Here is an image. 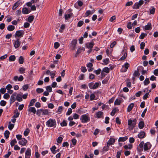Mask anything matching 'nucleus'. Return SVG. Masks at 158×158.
<instances>
[{"instance_id":"nucleus-8","label":"nucleus","mask_w":158,"mask_h":158,"mask_svg":"<svg viewBox=\"0 0 158 158\" xmlns=\"http://www.w3.org/2000/svg\"><path fill=\"white\" fill-rule=\"evenodd\" d=\"M20 44L21 42L19 39H17L14 41V47L15 48H18L20 46Z\"/></svg>"},{"instance_id":"nucleus-59","label":"nucleus","mask_w":158,"mask_h":158,"mask_svg":"<svg viewBox=\"0 0 158 158\" xmlns=\"http://www.w3.org/2000/svg\"><path fill=\"white\" fill-rule=\"evenodd\" d=\"M72 109L71 108H69L67 112H66V114L67 115H69L72 113Z\"/></svg>"},{"instance_id":"nucleus-18","label":"nucleus","mask_w":158,"mask_h":158,"mask_svg":"<svg viewBox=\"0 0 158 158\" xmlns=\"http://www.w3.org/2000/svg\"><path fill=\"white\" fill-rule=\"evenodd\" d=\"M110 72V69L107 67H105L104 68L101 73V75H103L104 73H108Z\"/></svg>"},{"instance_id":"nucleus-61","label":"nucleus","mask_w":158,"mask_h":158,"mask_svg":"<svg viewBox=\"0 0 158 158\" xmlns=\"http://www.w3.org/2000/svg\"><path fill=\"white\" fill-rule=\"evenodd\" d=\"M10 96L8 93H5L3 96V98L6 99H9Z\"/></svg>"},{"instance_id":"nucleus-51","label":"nucleus","mask_w":158,"mask_h":158,"mask_svg":"<svg viewBox=\"0 0 158 158\" xmlns=\"http://www.w3.org/2000/svg\"><path fill=\"white\" fill-rule=\"evenodd\" d=\"M140 6L138 3V2L135 3L133 6V9H138L139 8Z\"/></svg>"},{"instance_id":"nucleus-12","label":"nucleus","mask_w":158,"mask_h":158,"mask_svg":"<svg viewBox=\"0 0 158 158\" xmlns=\"http://www.w3.org/2000/svg\"><path fill=\"white\" fill-rule=\"evenodd\" d=\"M24 79L22 75H20L19 77L18 76H15L13 78L14 80L16 81L18 80L19 81H22Z\"/></svg>"},{"instance_id":"nucleus-15","label":"nucleus","mask_w":158,"mask_h":158,"mask_svg":"<svg viewBox=\"0 0 158 158\" xmlns=\"http://www.w3.org/2000/svg\"><path fill=\"white\" fill-rule=\"evenodd\" d=\"M94 42H91L90 43H87L86 44V47L88 49H90V51H91L92 48L94 45Z\"/></svg>"},{"instance_id":"nucleus-49","label":"nucleus","mask_w":158,"mask_h":158,"mask_svg":"<svg viewBox=\"0 0 158 158\" xmlns=\"http://www.w3.org/2000/svg\"><path fill=\"white\" fill-rule=\"evenodd\" d=\"M147 34H146V33H141V34L140 35L139 37V39H144L145 37L147 36Z\"/></svg>"},{"instance_id":"nucleus-38","label":"nucleus","mask_w":158,"mask_h":158,"mask_svg":"<svg viewBox=\"0 0 158 158\" xmlns=\"http://www.w3.org/2000/svg\"><path fill=\"white\" fill-rule=\"evenodd\" d=\"M56 149V147L55 146H53L51 148H50V150L52 151V152L53 154L56 153V151L55 150Z\"/></svg>"},{"instance_id":"nucleus-29","label":"nucleus","mask_w":158,"mask_h":158,"mask_svg":"<svg viewBox=\"0 0 158 158\" xmlns=\"http://www.w3.org/2000/svg\"><path fill=\"white\" fill-rule=\"evenodd\" d=\"M128 139V137L127 136L123 137H121L119 138L118 139V142H124L126 140Z\"/></svg>"},{"instance_id":"nucleus-25","label":"nucleus","mask_w":158,"mask_h":158,"mask_svg":"<svg viewBox=\"0 0 158 158\" xmlns=\"http://www.w3.org/2000/svg\"><path fill=\"white\" fill-rule=\"evenodd\" d=\"M138 126L140 129H143L144 126V124L143 121H141L139 122L138 124Z\"/></svg>"},{"instance_id":"nucleus-20","label":"nucleus","mask_w":158,"mask_h":158,"mask_svg":"<svg viewBox=\"0 0 158 158\" xmlns=\"http://www.w3.org/2000/svg\"><path fill=\"white\" fill-rule=\"evenodd\" d=\"M95 11V10H92L91 11L90 10H87L85 14V17H86L88 16L89 15L92 14L94 13Z\"/></svg>"},{"instance_id":"nucleus-30","label":"nucleus","mask_w":158,"mask_h":158,"mask_svg":"<svg viewBox=\"0 0 158 158\" xmlns=\"http://www.w3.org/2000/svg\"><path fill=\"white\" fill-rule=\"evenodd\" d=\"M49 112L47 109H42V115H46L48 114Z\"/></svg>"},{"instance_id":"nucleus-35","label":"nucleus","mask_w":158,"mask_h":158,"mask_svg":"<svg viewBox=\"0 0 158 158\" xmlns=\"http://www.w3.org/2000/svg\"><path fill=\"white\" fill-rule=\"evenodd\" d=\"M109 60L108 58H106L105 59L103 60V64L104 65H106L109 63Z\"/></svg>"},{"instance_id":"nucleus-31","label":"nucleus","mask_w":158,"mask_h":158,"mask_svg":"<svg viewBox=\"0 0 158 158\" xmlns=\"http://www.w3.org/2000/svg\"><path fill=\"white\" fill-rule=\"evenodd\" d=\"M36 100L34 98L31 99L29 104V107H30L31 106H33L34 104V103L36 102Z\"/></svg>"},{"instance_id":"nucleus-63","label":"nucleus","mask_w":158,"mask_h":158,"mask_svg":"<svg viewBox=\"0 0 158 158\" xmlns=\"http://www.w3.org/2000/svg\"><path fill=\"white\" fill-rule=\"evenodd\" d=\"M121 152V150H120L117 152L116 154V158H120Z\"/></svg>"},{"instance_id":"nucleus-60","label":"nucleus","mask_w":158,"mask_h":158,"mask_svg":"<svg viewBox=\"0 0 158 158\" xmlns=\"http://www.w3.org/2000/svg\"><path fill=\"white\" fill-rule=\"evenodd\" d=\"M42 114V109L38 110L36 112V114L38 116H40Z\"/></svg>"},{"instance_id":"nucleus-43","label":"nucleus","mask_w":158,"mask_h":158,"mask_svg":"<svg viewBox=\"0 0 158 158\" xmlns=\"http://www.w3.org/2000/svg\"><path fill=\"white\" fill-rule=\"evenodd\" d=\"M25 69L23 67H20L19 69V71L20 73L23 74L25 73Z\"/></svg>"},{"instance_id":"nucleus-48","label":"nucleus","mask_w":158,"mask_h":158,"mask_svg":"<svg viewBox=\"0 0 158 158\" xmlns=\"http://www.w3.org/2000/svg\"><path fill=\"white\" fill-rule=\"evenodd\" d=\"M65 28V25L63 24L61 25L59 29V31L60 32H62L63 31V30Z\"/></svg>"},{"instance_id":"nucleus-5","label":"nucleus","mask_w":158,"mask_h":158,"mask_svg":"<svg viewBox=\"0 0 158 158\" xmlns=\"http://www.w3.org/2000/svg\"><path fill=\"white\" fill-rule=\"evenodd\" d=\"M129 67V64L128 63H126L123 65L121 69V72H125L127 71V69Z\"/></svg>"},{"instance_id":"nucleus-37","label":"nucleus","mask_w":158,"mask_h":158,"mask_svg":"<svg viewBox=\"0 0 158 158\" xmlns=\"http://www.w3.org/2000/svg\"><path fill=\"white\" fill-rule=\"evenodd\" d=\"M14 124H11L10 122H9L8 128L10 130H11L12 129L14 128Z\"/></svg>"},{"instance_id":"nucleus-16","label":"nucleus","mask_w":158,"mask_h":158,"mask_svg":"<svg viewBox=\"0 0 158 158\" xmlns=\"http://www.w3.org/2000/svg\"><path fill=\"white\" fill-rule=\"evenodd\" d=\"M27 142V141L25 138H22L19 141V143L23 146L25 145Z\"/></svg>"},{"instance_id":"nucleus-46","label":"nucleus","mask_w":158,"mask_h":158,"mask_svg":"<svg viewBox=\"0 0 158 158\" xmlns=\"http://www.w3.org/2000/svg\"><path fill=\"white\" fill-rule=\"evenodd\" d=\"M60 125L62 127L66 126L67 125V123L66 121L65 120H64L62 122L60 123Z\"/></svg>"},{"instance_id":"nucleus-19","label":"nucleus","mask_w":158,"mask_h":158,"mask_svg":"<svg viewBox=\"0 0 158 158\" xmlns=\"http://www.w3.org/2000/svg\"><path fill=\"white\" fill-rule=\"evenodd\" d=\"M28 110L29 112L33 113L34 114H35L36 112L35 108L33 107H29Z\"/></svg>"},{"instance_id":"nucleus-7","label":"nucleus","mask_w":158,"mask_h":158,"mask_svg":"<svg viewBox=\"0 0 158 158\" xmlns=\"http://www.w3.org/2000/svg\"><path fill=\"white\" fill-rule=\"evenodd\" d=\"M24 33V31L23 30H19L17 31L15 34V37H22L23 36Z\"/></svg>"},{"instance_id":"nucleus-9","label":"nucleus","mask_w":158,"mask_h":158,"mask_svg":"<svg viewBox=\"0 0 158 158\" xmlns=\"http://www.w3.org/2000/svg\"><path fill=\"white\" fill-rule=\"evenodd\" d=\"M151 144L149 142H147L143 144V149L144 151L149 149L151 147Z\"/></svg>"},{"instance_id":"nucleus-47","label":"nucleus","mask_w":158,"mask_h":158,"mask_svg":"<svg viewBox=\"0 0 158 158\" xmlns=\"http://www.w3.org/2000/svg\"><path fill=\"white\" fill-rule=\"evenodd\" d=\"M155 9L153 7H152L150 10V14H154L155 13Z\"/></svg>"},{"instance_id":"nucleus-36","label":"nucleus","mask_w":158,"mask_h":158,"mask_svg":"<svg viewBox=\"0 0 158 158\" xmlns=\"http://www.w3.org/2000/svg\"><path fill=\"white\" fill-rule=\"evenodd\" d=\"M10 132L7 130H6L4 132V136L6 139H7L9 137Z\"/></svg>"},{"instance_id":"nucleus-64","label":"nucleus","mask_w":158,"mask_h":158,"mask_svg":"<svg viewBox=\"0 0 158 158\" xmlns=\"http://www.w3.org/2000/svg\"><path fill=\"white\" fill-rule=\"evenodd\" d=\"M11 154V152H8V153L5 155L4 156L5 158H8L10 156Z\"/></svg>"},{"instance_id":"nucleus-53","label":"nucleus","mask_w":158,"mask_h":158,"mask_svg":"<svg viewBox=\"0 0 158 158\" xmlns=\"http://www.w3.org/2000/svg\"><path fill=\"white\" fill-rule=\"evenodd\" d=\"M73 14L72 13H71L70 14H65L64 15V17H65V19H69L71 16Z\"/></svg>"},{"instance_id":"nucleus-62","label":"nucleus","mask_w":158,"mask_h":158,"mask_svg":"<svg viewBox=\"0 0 158 158\" xmlns=\"http://www.w3.org/2000/svg\"><path fill=\"white\" fill-rule=\"evenodd\" d=\"M36 92L38 93H41L44 91V89L42 88H38L36 89Z\"/></svg>"},{"instance_id":"nucleus-41","label":"nucleus","mask_w":158,"mask_h":158,"mask_svg":"<svg viewBox=\"0 0 158 158\" xmlns=\"http://www.w3.org/2000/svg\"><path fill=\"white\" fill-rule=\"evenodd\" d=\"M150 83V81L149 78H146L143 81V84L144 85H146Z\"/></svg>"},{"instance_id":"nucleus-14","label":"nucleus","mask_w":158,"mask_h":158,"mask_svg":"<svg viewBox=\"0 0 158 158\" xmlns=\"http://www.w3.org/2000/svg\"><path fill=\"white\" fill-rule=\"evenodd\" d=\"M123 100L122 98L116 99L114 102V105H119L121 104Z\"/></svg>"},{"instance_id":"nucleus-11","label":"nucleus","mask_w":158,"mask_h":158,"mask_svg":"<svg viewBox=\"0 0 158 158\" xmlns=\"http://www.w3.org/2000/svg\"><path fill=\"white\" fill-rule=\"evenodd\" d=\"M16 95L17 93H14L11 96L10 99V103H12L15 102L16 100Z\"/></svg>"},{"instance_id":"nucleus-56","label":"nucleus","mask_w":158,"mask_h":158,"mask_svg":"<svg viewBox=\"0 0 158 158\" xmlns=\"http://www.w3.org/2000/svg\"><path fill=\"white\" fill-rule=\"evenodd\" d=\"M127 56V53L126 52L125 53L123 56L120 58V60H124L126 59Z\"/></svg>"},{"instance_id":"nucleus-52","label":"nucleus","mask_w":158,"mask_h":158,"mask_svg":"<svg viewBox=\"0 0 158 158\" xmlns=\"http://www.w3.org/2000/svg\"><path fill=\"white\" fill-rule=\"evenodd\" d=\"M109 78L108 77H106L102 81V83L103 84H106L108 82Z\"/></svg>"},{"instance_id":"nucleus-33","label":"nucleus","mask_w":158,"mask_h":158,"mask_svg":"<svg viewBox=\"0 0 158 158\" xmlns=\"http://www.w3.org/2000/svg\"><path fill=\"white\" fill-rule=\"evenodd\" d=\"M15 29L14 26L12 25H9L7 28V30L9 31H13Z\"/></svg>"},{"instance_id":"nucleus-23","label":"nucleus","mask_w":158,"mask_h":158,"mask_svg":"<svg viewBox=\"0 0 158 158\" xmlns=\"http://www.w3.org/2000/svg\"><path fill=\"white\" fill-rule=\"evenodd\" d=\"M22 94H17L16 96V98L17 100L19 102H21L22 101Z\"/></svg>"},{"instance_id":"nucleus-13","label":"nucleus","mask_w":158,"mask_h":158,"mask_svg":"<svg viewBox=\"0 0 158 158\" xmlns=\"http://www.w3.org/2000/svg\"><path fill=\"white\" fill-rule=\"evenodd\" d=\"M144 142H141L137 147V150L139 152H141L143 151V148Z\"/></svg>"},{"instance_id":"nucleus-42","label":"nucleus","mask_w":158,"mask_h":158,"mask_svg":"<svg viewBox=\"0 0 158 158\" xmlns=\"http://www.w3.org/2000/svg\"><path fill=\"white\" fill-rule=\"evenodd\" d=\"M17 143V141L16 139L12 140L10 142V145L12 147H13L15 144Z\"/></svg>"},{"instance_id":"nucleus-34","label":"nucleus","mask_w":158,"mask_h":158,"mask_svg":"<svg viewBox=\"0 0 158 158\" xmlns=\"http://www.w3.org/2000/svg\"><path fill=\"white\" fill-rule=\"evenodd\" d=\"M16 59L15 56V55H11L10 56L9 58V60L10 61H14Z\"/></svg>"},{"instance_id":"nucleus-4","label":"nucleus","mask_w":158,"mask_h":158,"mask_svg":"<svg viewBox=\"0 0 158 158\" xmlns=\"http://www.w3.org/2000/svg\"><path fill=\"white\" fill-rule=\"evenodd\" d=\"M116 139L114 136H110L109 139L107 143V146L109 147L110 145H113L115 142Z\"/></svg>"},{"instance_id":"nucleus-45","label":"nucleus","mask_w":158,"mask_h":158,"mask_svg":"<svg viewBox=\"0 0 158 158\" xmlns=\"http://www.w3.org/2000/svg\"><path fill=\"white\" fill-rule=\"evenodd\" d=\"M63 140V138L61 137V135L57 139V142L58 143H61Z\"/></svg>"},{"instance_id":"nucleus-1","label":"nucleus","mask_w":158,"mask_h":158,"mask_svg":"<svg viewBox=\"0 0 158 158\" xmlns=\"http://www.w3.org/2000/svg\"><path fill=\"white\" fill-rule=\"evenodd\" d=\"M137 120L135 118L132 120L131 119L128 120V129L129 130L131 131L135 127L136 124Z\"/></svg>"},{"instance_id":"nucleus-44","label":"nucleus","mask_w":158,"mask_h":158,"mask_svg":"<svg viewBox=\"0 0 158 158\" xmlns=\"http://www.w3.org/2000/svg\"><path fill=\"white\" fill-rule=\"evenodd\" d=\"M85 50V49L84 48L80 47L79 48L77 49V54H80L81 52L82 51H84Z\"/></svg>"},{"instance_id":"nucleus-6","label":"nucleus","mask_w":158,"mask_h":158,"mask_svg":"<svg viewBox=\"0 0 158 158\" xmlns=\"http://www.w3.org/2000/svg\"><path fill=\"white\" fill-rule=\"evenodd\" d=\"M77 40L74 39L73 40L71 43V45L70 46V48L72 50H75L76 46L77 44Z\"/></svg>"},{"instance_id":"nucleus-55","label":"nucleus","mask_w":158,"mask_h":158,"mask_svg":"<svg viewBox=\"0 0 158 158\" xmlns=\"http://www.w3.org/2000/svg\"><path fill=\"white\" fill-rule=\"evenodd\" d=\"M63 107L62 106H60L58 107L57 110L56 111V112H58L59 114L61 113L62 111V110Z\"/></svg>"},{"instance_id":"nucleus-17","label":"nucleus","mask_w":158,"mask_h":158,"mask_svg":"<svg viewBox=\"0 0 158 158\" xmlns=\"http://www.w3.org/2000/svg\"><path fill=\"white\" fill-rule=\"evenodd\" d=\"M96 117L98 118H103V113L101 111H99L96 113Z\"/></svg>"},{"instance_id":"nucleus-24","label":"nucleus","mask_w":158,"mask_h":158,"mask_svg":"<svg viewBox=\"0 0 158 158\" xmlns=\"http://www.w3.org/2000/svg\"><path fill=\"white\" fill-rule=\"evenodd\" d=\"M151 28V24L150 23H148L147 25H146L144 27V29L146 30H150Z\"/></svg>"},{"instance_id":"nucleus-50","label":"nucleus","mask_w":158,"mask_h":158,"mask_svg":"<svg viewBox=\"0 0 158 158\" xmlns=\"http://www.w3.org/2000/svg\"><path fill=\"white\" fill-rule=\"evenodd\" d=\"M30 132V130L28 128H27L24 131V135L25 136H27Z\"/></svg>"},{"instance_id":"nucleus-10","label":"nucleus","mask_w":158,"mask_h":158,"mask_svg":"<svg viewBox=\"0 0 158 158\" xmlns=\"http://www.w3.org/2000/svg\"><path fill=\"white\" fill-rule=\"evenodd\" d=\"M31 154V150L30 148H27L25 154V158H30Z\"/></svg>"},{"instance_id":"nucleus-2","label":"nucleus","mask_w":158,"mask_h":158,"mask_svg":"<svg viewBox=\"0 0 158 158\" xmlns=\"http://www.w3.org/2000/svg\"><path fill=\"white\" fill-rule=\"evenodd\" d=\"M46 124L48 127L55 128L56 124L55 119L50 118L46 122Z\"/></svg>"},{"instance_id":"nucleus-54","label":"nucleus","mask_w":158,"mask_h":158,"mask_svg":"<svg viewBox=\"0 0 158 158\" xmlns=\"http://www.w3.org/2000/svg\"><path fill=\"white\" fill-rule=\"evenodd\" d=\"M100 131V130L99 129L96 128L94 130V135H96L99 133Z\"/></svg>"},{"instance_id":"nucleus-3","label":"nucleus","mask_w":158,"mask_h":158,"mask_svg":"<svg viewBox=\"0 0 158 158\" xmlns=\"http://www.w3.org/2000/svg\"><path fill=\"white\" fill-rule=\"evenodd\" d=\"M80 119L82 123H86L90 121L89 115V114H83L81 116Z\"/></svg>"},{"instance_id":"nucleus-28","label":"nucleus","mask_w":158,"mask_h":158,"mask_svg":"<svg viewBox=\"0 0 158 158\" xmlns=\"http://www.w3.org/2000/svg\"><path fill=\"white\" fill-rule=\"evenodd\" d=\"M20 1H19L15 2L13 6L12 9L13 10H15L17 7L20 5Z\"/></svg>"},{"instance_id":"nucleus-58","label":"nucleus","mask_w":158,"mask_h":158,"mask_svg":"<svg viewBox=\"0 0 158 158\" xmlns=\"http://www.w3.org/2000/svg\"><path fill=\"white\" fill-rule=\"evenodd\" d=\"M83 23L84 22L83 21L80 20L78 23L77 26L78 27H81L83 25Z\"/></svg>"},{"instance_id":"nucleus-21","label":"nucleus","mask_w":158,"mask_h":158,"mask_svg":"<svg viewBox=\"0 0 158 158\" xmlns=\"http://www.w3.org/2000/svg\"><path fill=\"white\" fill-rule=\"evenodd\" d=\"M38 0H31V2L26 3V5L28 6H31L32 4L37 2Z\"/></svg>"},{"instance_id":"nucleus-27","label":"nucleus","mask_w":158,"mask_h":158,"mask_svg":"<svg viewBox=\"0 0 158 158\" xmlns=\"http://www.w3.org/2000/svg\"><path fill=\"white\" fill-rule=\"evenodd\" d=\"M22 12L24 14H27L29 13L28 9L26 7H24L22 9Z\"/></svg>"},{"instance_id":"nucleus-39","label":"nucleus","mask_w":158,"mask_h":158,"mask_svg":"<svg viewBox=\"0 0 158 158\" xmlns=\"http://www.w3.org/2000/svg\"><path fill=\"white\" fill-rule=\"evenodd\" d=\"M19 63L20 64H23L24 62V58L22 56H20L19 59Z\"/></svg>"},{"instance_id":"nucleus-40","label":"nucleus","mask_w":158,"mask_h":158,"mask_svg":"<svg viewBox=\"0 0 158 158\" xmlns=\"http://www.w3.org/2000/svg\"><path fill=\"white\" fill-rule=\"evenodd\" d=\"M34 16L33 15L29 16L28 18V21L30 23H31L33 20Z\"/></svg>"},{"instance_id":"nucleus-57","label":"nucleus","mask_w":158,"mask_h":158,"mask_svg":"<svg viewBox=\"0 0 158 158\" xmlns=\"http://www.w3.org/2000/svg\"><path fill=\"white\" fill-rule=\"evenodd\" d=\"M46 89L47 91L49 92H51L52 91V87L50 86H47L46 87Z\"/></svg>"},{"instance_id":"nucleus-22","label":"nucleus","mask_w":158,"mask_h":158,"mask_svg":"<svg viewBox=\"0 0 158 158\" xmlns=\"http://www.w3.org/2000/svg\"><path fill=\"white\" fill-rule=\"evenodd\" d=\"M134 104L133 103H131L128 106L127 111L130 112L131 110L133 108L134 106Z\"/></svg>"},{"instance_id":"nucleus-32","label":"nucleus","mask_w":158,"mask_h":158,"mask_svg":"<svg viewBox=\"0 0 158 158\" xmlns=\"http://www.w3.org/2000/svg\"><path fill=\"white\" fill-rule=\"evenodd\" d=\"M132 145L131 144H129L128 145H126L124 146V147L125 149H131L132 148Z\"/></svg>"},{"instance_id":"nucleus-26","label":"nucleus","mask_w":158,"mask_h":158,"mask_svg":"<svg viewBox=\"0 0 158 158\" xmlns=\"http://www.w3.org/2000/svg\"><path fill=\"white\" fill-rule=\"evenodd\" d=\"M145 135V133L143 131H141L138 135V137L140 139L143 138Z\"/></svg>"}]
</instances>
